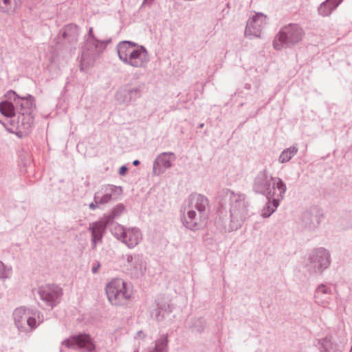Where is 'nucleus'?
Masks as SVG:
<instances>
[{"label": "nucleus", "mask_w": 352, "mask_h": 352, "mask_svg": "<svg viewBox=\"0 0 352 352\" xmlns=\"http://www.w3.org/2000/svg\"><path fill=\"white\" fill-rule=\"evenodd\" d=\"M216 201L219 206V213L222 214L223 210H229L230 232L238 230L251 215L249 201L243 193L222 189L218 192Z\"/></svg>", "instance_id": "1"}, {"label": "nucleus", "mask_w": 352, "mask_h": 352, "mask_svg": "<svg viewBox=\"0 0 352 352\" xmlns=\"http://www.w3.org/2000/svg\"><path fill=\"white\" fill-rule=\"evenodd\" d=\"M6 97L13 100L15 104L16 117H13L10 121L12 130H15L18 136L27 135L32 131L34 126V111L36 104L34 97L30 94L25 96H19L14 91H9Z\"/></svg>", "instance_id": "2"}, {"label": "nucleus", "mask_w": 352, "mask_h": 352, "mask_svg": "<svg viewBox=\"0 0 352 352\" xmlns=\"http://www.w3.org/2000/svg\"><path fill=\"white\" fill-rule=\"evenodd\" d=\"M182 217L183 225L190 229L195 230L201 219L207 217L206 209L209 208L208 198L201 194H191L186 201Z\"/></svg>", "instance_id": "3"}, {"label": "nucleus", "mask_w": 352, "mask_h": 352, "mask_svg": "<svg viewBox=\"0 0 352 352\" xmlns=\"http://www.w3.org/2000/svg\"><path fill=\"white\" fill-rule=\"evenodd\" d=\"M116 50L119 59L134 68H145L150 60L146 49L133 41H120Z\"/></svg>", "instance_id": "4"}, {"label": "nucleus", "mask_w": 352, "mask_h": 352, "mask_svg": "<svg viewBox=\"0 0 352 352\" xmlns=\"http://www.w3.org/2000/svg\"><path fill=\"white\" fill-rule=\"evenodd\" d=\"M111 41L98 39L94 34L93 28H89L88 33L85 36V45L82 47L80 68L81 71H87L92 67L98 58Z\"/></svg>", "instance_id": "5"}, {"label": "nucleus", "mask_w": 352, "mask_h": 352, "mask_svg": "<svg viewBox=\"0 0 352 352\" xmlns=\"http://www.w3.org/2000/svg\"><path fill=\"white\" fill-rule=\"evenodd\" d=\"M13 318L16 328L22 332L35 329L43 321V314L34 308L21 306L13 311Z\"/></svg>", "instance_id": "6"}, {"label": "nucleus", "mask_w": 352, "mask_h": 352, "mask_svg": "<svg viewBox=\"0 0 352 352\" xmlns=\"http://www.w3.org/2000/svg\"><path fill=\"white\" fill-rule=\"evenodd\" d=\"M109 301L114 305H124L132 296L131 286L121 278L113 279L106 286Z\"/></svg>", "instance_id": "7"}, {"label": "nucleus", "mask_w": 352, "mask_h": 352, "mask_svg": "<svg viewBox=\"0 0 352 352\" xmlns=\"http://www.w3.org/2000/svg\"><path fill=\"white\" fill-rule=\"evenodd\" d=\"M303 34L302 29L298 24L290 23L283 27L275 37L274 47L280 50L283 47L292 46L301 41Z\"/></svg>", "instance_id": "8"}, {"label": "nucleus", "mask_w": 352, "mask_h": 352, "mask_svg": "<svg viewBox=\"0 0 352 352\" xmlns=\"http://www.w3.org/2000/svg\"><path fill=\"white\" fill-rule=\"evenodd\" d=\"M273 177L267 169L260 170L254 177L252 189L256 194L265 195L266 197H272L277 195L276 192V179Z\"/></svg>", "instance_id": "9"}, {"label": "nucleus", "mask_w": 352, "mask_h": 352, "mask_svg": "<svg viewBox=\"0 0 352 352\" xmlns=\"http://www.w3.org/2000/svg\"><path fill=\"white\" fill-rule=\"evenodd\" d=\"M329 265V253L323 248L313 250L305 264L306 270L311 274H320Z\"/></svg>", "instance_id": "10"}, {"label": "nucleus", "mask_w": 352, "mask_h": 352, "mask_svg": "<svg viewBox=\"0 0 352 352\" xmlns=\"http://www.w3.org/2000/svg\"><path fill=\"white\" fill-rule=\"evenodd\" d=\"M112 234L129 249L136 247L142 239L141 230L138 228H126L119 224L113 228Z\"/></svg>", "instance_id": "11"}, {"label": "nucleus", "mask_w": 352, "mask_h": 352, "mask_svg": "<svg viewBox=\"0 0 352 352\" xmlns=\"http://www.w3.org/2000/svg\"><path fill=\"white\" fill-rule=\"evenodd\" d=\"M38 294L41 300L51 309L56 307L63 295L62 289L54 284H47L38 287Z\"/></svg>", "instance_id": "12"}, {"label": "nucleus", "mask_w": 352, "mask_h": 352, "mask_svg": "<svg viewBox=\"0 0 352 352\" xmlns=\"http://www.w3.org/2000/svg\"><path fill=\"white\" fill-rule=\"evenodd\" d=\"M126 271L132 278L142 277L146 270V263L142 254H126Z\"/></svg>", "instance_id": "13"}, {"label": "nucleus", "mask_w": 352, "mask_h": 352, "mask_svg": "<svg viewBox=\"0 0 352 352\" xmlns=\"http://www.w3.org/2000/svg\"><path fill=\"white\" fill-rule=\"evenodd\" d=\"M275 184L278 193L272 197H267L268 201L261 212V216L264 218L270 217L276 211L279 206L280 201L284 198V195L287 190L286 184L280 178L276 179Z\"/></svg>", "instance_id": "14"}, {"label": "nucleus", "mask_w": 352, "mask_h": 352, "mask_svg": "<svg viewBox=\"0 0 352 352\" xmlns=\"http://www.w3.org/2000/svg\"><path fill=\"white\" fill-rule=\"evenodd\" d=\"M144 87V84L134 87L126 85L117 91L116 98L120 103L129 105L130 103L135 102L142 96Z\"/></svg>", "instance_id": "15"}, {"label": "nucleus", "mask_w": 352, "mask_h": 352, "mask_svg": "<svg viewBox=\"0 0 352 352\" xmlns=\"http://www.w3.org/2000/svg\"><path fill=\"white\" fill-rule=\"evenodd\" d=\"M62 344L68 349H82L87 352H93L96 349L91 338L88 334L80 333L72 336L65 340Z\"/></svg>", "instance_id": "16"}, {"label": "nucleus", "mask_w": 352, "mask_h": 352, "mask_svg": "<svg viewBox=\"0 0 352 352\" xmlns=\"http://www.w3.org/2000/svg\"><path fill=\"white\" fill-rule=\"evenodd\" d=\"M122 192V188L112 184H106L100 187L96 191L94 196V200L100 205L109 204L113 199H116V195H119Z\"/></svg>", "instance_id": "17"}, {"label": "nucleus", "mask_w": 352, "mask_h": 352, "mask_svg": "<svg viewBox=\"0 0 352 352\" xmlns=\"http://www.w3.org/2000/svg\"><path fill=\"white\" fill-rule=\"evenodd\" d=\"M176 160L173 152H163L157 155L153 164V174L159 176L172 167Z\"/></svg>", "instance_id": "18"}, {"label": "nucleus", "mask_w": 352, "mask_h": 352, "mask_svg": "<svg viewBox=\"0 0 352 352\" xmlns=\"http://www.w3.org/2000/svg\"><path fill=\"white\" fill-rule=\"evenodd\" d=\"M266 23V16L256 13L247 23L245 35L246 37H259L261 30Z\"/></svg>", "instance_id": "19"}, {"label": "nucleus", "mask_w": 352, "mask_h": 352, "mask_svg": "<svg viewBox=\"0 0 352 352\" xmlns=\"http://www.w3.org/2000/svg\"><path fill=\"white\" fill-rule=\"evenodd\" d=\"M109 223V221L102 219L95 221L90 224L88 230L91 232V234L92 249H96L97 244L102 243L103 236Z\"/></svg>", "instance_id": "20"}, {"label": "nucleus", "mask_w": 352, "mask_h": 352, "mask_svg": "<svg viewBox=\"0 0 352 352\" xmlns=\"http://www.w3.org/2000/svg\"><path fill=\"white\" fill-rule=\"evenodd\" d=\"M316 302L324 307H327L330 302V289L324 284H320L316 289L314 295Z\"/></svg>", "instance_id": "21"}, {"label": "nucleus", "mask_w": 352, "mask_h": 352, "mask_svg": "<svg viewBox=\"0 0 352 352\" xmlns=\"http://www.w3.org/2000/svg\"><path fill=\"white\" fill-rule=\"evenodd\" d=\"M322 219V216L319 212L313 214L311 212H305L302 214V221L306 228L314 230L319 226Z\"/></svg>", "instance_id": "22"}, {"label": "nucleus", "mask_w": 352, "mask_h": 352, "mask_svg": "<svg viewBox=\"0 0 352 352\" xmlns=\"http://www.w3.org/2000/svg\"><path fill=\"white\" fill-rule=\"evenodd\" d=\"M79 33V27L73 23L65 25L61 30L62 37L67 40L69 43L76 42Z\"/></svg>", "instance_id": "23"}, {"label": "nucleus", "mask_w": 352, "mask_h": 352, "mask_svg": "<svg viewBox=\"0 0 352 352\" xmlns=\"http://www.w3.org/2000/svg\"><path fill=\"white\" fill-rule=\"evenodd\" d=\"M1 113L9 119V122L13 117H16V111H15V104L13 100L7 98L6 100L0 102Z\"/></svg>", "instance_id": "24"}, {"label": "nucleus", "mask_w": 352, "mask_h": 352, "mask_svg": "<svg viewBox=\"0 0 352 352\" xmlns=\"http://www.w3.org/2000/svg\"><path fill=\"white\" fill-rule=\"evenodd\" d=\"M172 311L169 305L163 303V304H157V308L153 310L151 315L153 316L157 321L163 320L165 317L168 315Z\"/></svg>", "instance_id": "25"}, {"label": "nucleus", "mask_w": 352, "mask_h": 352, "mask_svg": "<svg viewBox=\"0 0 352 352\" xmlns=\"http://www.w3.org/2000/svg\"><path fill=\"white\" fill-rule=\"evenodd\" d=\"M298 151V148L296 145H293L284 149L278 157V162L280 164H285L289 162L292 158L297 154Z\"/></svg>", "instance_id": "26"}, {"label": "nucleus", "mask_w": 352, "mask_h": 352, "mask_svg": "<svg viewBox=\"0 0 352 352\" xmlns=\"http://www.w3.org/2000/svg\"><path fill=\"white\" fill-rule=\"evenodd\" d=\"M168 336L162 335L155 340V347L150 352H168Z\"/></svg>", "instance_id": "27"}, {"label": "nucleus", "mask_w": 352, "mask_h": 352, "mask_svg": "<svg viewBox=\"0 0 352 352\" xmlns=\"http://www.w3.org/2000/svg\"><path fill=\"white\" fill-rule=\"evenodd\" d=\"M124 211V205L122 204H119L112 209L111 214L105 219L107 221H109V223H110L114 219L120 217L123 213Z\"/></svg>", "instance_id": "28"}, {"label": "nucleus", "mask_w": 352, "mask_h": 352, "mask_svg": "<svg viewBox=\"0 0 352 352\" xmlns=\"http://www.w3.org/2000/svg\"><path fill=\"white\" fill-rule=\"evenodd\" d=\"M12 270L11 267L6 266L2 262H0V278L6 280L10 278L12 276Z\"/></svg>", "instance_id": "29"}, {"label": "nucleus", "mask_w": 352, "mask_h": 352, "mask_svg": "<svg viewBox=\"0 0 352 352\" xmlns=\"http://www.w3.org/2000/svg\"><path fill=\"white\" fill-rule=\"evenodd\" d=\"M318 13L322 16H327L330 14V0H325L322 2L318 9Z\"/></svg>", "instance_id": "30"}, {"label": "nucleus", "mask_w": 352, "mask_h": 352, "mask_svg": "<svg viewBox=\"0 0 352 352\" xmlns=\"http://www.w3.org/2000/svg\"><path fill=\"white\" fill-rule=\"evenodd\" d=\"M317 346L320 352H329L330 340L328 338L318 340Z\"/></svg>", "instance_id": "31"}, {"label": "nucleus", "mask_w": 352, "mask_h": 352, "mask_svg": "<svg viewBox=\"0 0 352 352\" xmlns=\"http://www.w3.org/2000/svg\"><path fill=\"white\" fill-rule=\"evenodd\" d=\"M12 0H0V11L8 14L12 10Z\"/></svg>", "instance_id": "32"}, {"label": "nucleus", "mask_w": 352, "mask_h": 352, "mask_svg": "<svg viewBox=\"0 0 352 352\" xmlns=\"http://www.w3.org/2000/svg\"><path fill=\"white\" fill-rule=\"evenodd\" d=\"M100 267V263L98 261H96L91 267V272L93 274H96L98 272V270Z\"/></svg>", "instance_id": "33"}, {"label": "nucleus", "mask_w": 352, "mask_h": 352, "mask_svg": "<svg viewBox=\"0 0 352 352\" xmlns=\"http://www.w3.org/2000/svg\"><path fill=\"white\" fill-rule=\"evenodd\" d=\"M343 0H331V11L336 9Z\"/></svg>", "instance_id": "34"}, {"label": "nucleus", "mask_w": 352, "mask_h": 352, "mask_svg": "<svg viewBox=\"0 0 352 352\" xmlns=\"http://www.w3.org/2000/svg\"><path fill=\"white\" fill-rule=\"evenodd\" d=\"M100 205V204L99 203H97L96 201L94 200V202H91V204H89V208L91 210H95L96 208H98V206Z\"/></svg>", "instance_id": "35"}, {"label": "nucleus", "mask_w": 352, "mask_h": 352, "mask_svg": "<svg viewBox=\"0 0 352 352\" xmlns=\"http://www.w3.org/2000/svg\"><path fill=\"white\" fill-rule=\"evenodd\" d=\"M146 337V334L142 331H139L137 332L136 336H135V339H144Z\"/></svg>", "instance_id": "36"}, {"label": "nucleus", "mask_w": 352, "mask_h": 352, "mask_svg": "<svg viewBox=\"0 0 352 352\" xmlns=\"http://www.w3.org/2000/svg\"><path fill=\"white\" fill-rule=\"evenodd\" d=\"M128 170V168L126 166H122L119 169V174L121 175H124Z\"/></svg>", "instance_id": "37"}, {"label": "nucleus", "mask_w": 352, "mask_h": 352, "mask_svg": "<svg viewBox=\"0 0 352 352\" xmlns=\"http://www.w3.org/2000/svg\"><path fill=\"white\" fill-rule=\"evenodd\" d=\"M199 321L201 325H200L199 327L197 328V330L198 331H201L204 329V327H205V321L203 319H199Z\"/></svg>", "instance_id": "38"}, {"label": "nucleus", "mask_w": 352, "mask_h": 352, "mask_svg": "<svg viewBox=\"0 0 352 352\" xmlns=\"http://www.w3.org/2000/svg\"><path fill=\"white\" fill-rule=\"evenodd\" d=\"M351 227H352V217H350L348 223L344 226V228L345 229H349Z\"/></svg>", "instance_id": "39"}, {"label": "nucleus", "mask_w": 352, "mask_h": 352, "mask_svg": "<svg viewBox=\"0 0 352 352\" xmlns=\"http://www.w3.org/2000/svg\"><path fill=\"white\" fill-rule=\"evenodd\" d=\"M153 1V0H144L142 6L146 4L150 6L152 4Z\"/></svg>", "instance_id": "40"}, {"label": "nucleus", "mask_w": 352, "mask_h": 352, "mask_svg": "<svg viewBox=\"0 0 352 352\" xmlns=\"http://www.w3.org/2000/svg\"><path fill=\"white\" fill-rule=\"evenodd\" d=\"M140 161L138 160H135L133 162V166H138L140 164Z\"/></svg>", "instance_id": "41"}, {"label": "nucleus", "mask_w": 352, "mask_h": 352, "mask_svg": "<svg viewBox=\"0 0 352 352\" xmlns=\"http://www.w3.org/2000/svg\"><path fill=\"white\" fill-rule=\"evenodd\" d=\"M250 87H251L250 84L246 83V84L245 85V88L246 89H250Z\"/></svg>", "instance_id": "42"}, {"label": "nucleus", "mask_w": 352, "mask_h": 352, "mask_svg": "<svg viewBox=\"0 0 352 352\" xmlns=\"http://www.w3.org/2000/svg\"><path fill=\"white\" fill-rule=\"evenodd\" d=\"M255 352H267V351H263L261 349H257Z\"/></svg>", "instance_id": "43"}, {"label": "nucleus", "mask_w": 352, "mask_h": 352, "mask_svg": "<svg viewBox=\"0 0 352 352\" xmlns=\"http://www.w3.org/2000/svg\"><path fill=\"white\" fill-rule=\"evenodd\" d=\"M203 126H204V124H199V127H200V128H202V127H203Z\"/></svg>", "instance_id": "44"}, {"label": "nucleus", "mask_w": 352, "mask_h": 352, "mask_svg": "<svg viewBox=\"0 0 352 352\" xmlns=\"http://www.w3.org/2000/svg\"><path fill=\"white\" fill-rule=\"evenodd\" d=\"M351 352H352V346H351Z\"/></svg>", "instance_id": "45"}]
</instances>
